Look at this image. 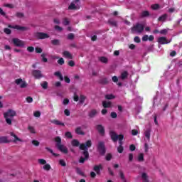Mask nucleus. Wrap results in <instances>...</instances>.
Instances as JSON below:
<instances>
[{"label": "nucleus", "instance_id": "a19ab883", "mask_svg": "<svg viewBox=\"0 0 182 182\" xmlns=\"http://www.w3.org/2000/svg\"><path fill=\"white\" fill-rule=\"evenodd\" d=\"M76 173H77V174H79L80 176L84 175V173L82 171V170L80 169V168H76Z\"/></svg>", "mask_w": 182, "mask_h": 182}, {"label": "nucleus", "instance_id": "f8f14e48", "mask_svg": "<svg viewBox=\"0 0 182 182\" xmlns=\"http://www.w3.org/2000/svg\"><path fill=\"white\" fill-rule=\"evenodd\" d=\"M15 82L16 85H20V87H21L22 89H23V87H26V82H25V81H23L21 78L16 79L15 80Z\"/></svg>", "mask_w": 182, "mask_h": 182}, {"label": "nucleus", "instance_id": "5fc2aeb1", "mask_svg": "<svg viewBox=\"0 0 182 182\" xmlns=\"http://www.w3.org/2000/svg\"><path fill=\"white\" fill-rule=\"evenodd\" d=\"M159 33H161V35H167V30L166 29L161 30L159 31Z\"/></svg>", "mask_w": 182, "mask_h": 182}, {"label": "nucleus", "instance_id": "0e129e2a", "mask_svg": "<svg viewBox=\"0 0 182 182\" xmlns=\"http://www.w3.org/2000/svg\"><path fill=\"white\" fill-rule=\"evenodd\" d=\"M68 65H69V66H71L72 68H73V66H75V61H73V60H70V61L68 62Z\"/></svg>", "mask_w": 182, "mask_h": 182}, {"label": "nucleus", "instance_id": "4c0bfd02", "mask_svg": "<svg viewBox=\"0 0 182 182\" xmlns=\"http://www.w3.org/2000/svg\"><path fill=\"white\" fill-rule=\"evenodd\" d=\"M28 130L30 133H33V134H35V133H36V132L35 131V128L32 126L28 127Z\"/></svg>", "mask_w": 182, "mask_h": 182}, {"label": "nucleus", "instance_id": "052dcab7", "mask_svg": "<svg viewBox=\"0 0 182 182\" xmlns=\"http://www.w3.org/2000/svg\"><path fill=\"white\" fill-rule=\"evenodd\" d=\"M74 101L79 102V95H76V93L74 94Z\"/></svg>", "mask_w": 182, "mask_h": 182}, {"label": "nucleus", "instance_id": "2f4dec72", "mask_svg": "<svg viewBox=\"0 0 182 182\" xmlns=\"http://www.w3.org/2000/svg\"><path fill=\"white\" fill-rule=\"evenodd\" d=\"M55 141H56V146L58 147L59 145H62V139H60V137L57 136L55 138Z\"/></svg>", "mask_w": 182, "mask_h": 182}, {"label": "nucleus", "instance_id": "58836bf2", "mask_svg": "<svg viewBox=\"0 0 182 182\" xmlns=\"http://www.w3.org/2000/svg\"><path fill=\"white\" fill-rule=\"evenodd\" d=\"M43 89H48V82L44 81L41 84Z\"/></svg>", "mask_w": 182, "mask_h": 182}, {"label": "nucleus", "instance_id": "6ab92c4d", "mask_svg": "<svg viewBox=\"0 0 182 182\" xmlns=\"http://www.w3.org/2000/svg\"><path fill=\"white\" fill-rule=\"evenodd\" d=\"M97 130L100 133V134H105V128L102 125L97 126Z\"/></svg>", "mask_w": 182, "mask_h": 182}, {"label": "nucleus", "instance_id": "20e7f679", "mask_svg": "<svg viewBox=\"0 0 182 182\" xmlns=\"http://www.w3.org/2000/svg\"><path fill=\"white\" fill-rule=\"evenodd\" d=\"M132 33H143L144 31V25L137 23L131 29Z\"/></svg>", "mask_w": 182, "mask_h": 182}, {"label": "nucleus", "instance_id": "423d86ee", "mask_svg": "<svg viewBox=\"0 0 182 182\" xmlns=\"http://www.w3.org/2000/svg\"><path fill=\"white\" fill-rule=\"evenodd\" d=\"M12 42L15 46L18 48H23V46H25V42H23L22 40H20L19 38H13Z\"/></svg>", "mask_w": 182, "mask_h": 182}, {"label": "nucleus", "instance_id": "72a5a7b5", "mask_svg": "<svg viewBox=\"0 0 182 182\" xmlns=\"http://www.w3.org/2000/svg\"><path fill=\"white\" fill-rule=\"evenodd\" d=\"M128 75H129V74L127 73V71L123 72V73L121 74V79H122V80L126 79V77H127Z\"/></svg>", "mask_w": 182, "mask_h": 182}, {"label": "nucleus", "instance_id": "aec40b11", "mask_svg": "<svg viewBox=\"0 0 182 182\" xmlns=\"http://www.w3.org/2000/svg\"><path fill=\"white\" fill-rule=\"evenodd\" d=\"M141 178L143 182H149V176H147V173H141Z\"/></svg>", "mask_w": 182, "mask_h": 182}, {"label": "nucleus", "instance_id": "4468645a", "mask_svg": "<svg viewBox=\"0 0 182 182\" xmlns=\"http://www.w3.org/2000/svg\"><path fill=\"white\" fill-rule=\"evenodd\" d=\"M57 147H58V150H60V151H62V153H64L65 154H67L68 148L66 146L61 144V145H58Z\"/></svg>", "mask_w": 182, "mask_h": 182}, {"label": "nucleus", "instance_id": "cd10ccee", "mask_svg": "<svg viewBox=\"0 0 182 182\" xmlns=\"http://www.w3.org/2000/svg\"><path fill=\"white\" fill-rule=\"evenodd\" d=\"M108 23H109V25H111L112 26H117V21H114L113 19H109L108 21Z\"/></svg>", "mask_w": 182, "mask_h": 182}, {"label": "nucleus", "instance_id": "f03ea898", "mask_svg": "<svg viewBox=\"0 0 182 182\" xmlns=\"http://www.w3.org/2000/svg\"><path fill=\"white\" fill-rule=\"evenodd\" d=\"M109 134L113 141H117V140H119V146L117 148V151L118 153H123V141L122 140L124 139V136H123V134L117 135L114 132H110Z\"/></svg>", "mask_w": 182, "mask_h": 182}, {"label": "nucleus", "instance_id": "bb28decb", "mask_svg": "<svg viewBox=\"0 0 182 182\" xmlns=\"http://www.w3.org/2000/svg\"><path fill=\"white\" fill-rule=\"evenodd\" d=\"M115 98H116V97L114 95H113L112 94H108V95H105V99H107V100H112Z\"/></svg>", "mask_w": 182, "mask_h": 182}, {"label": "nucleus", "instance_id": "49530a36", "mask_svg": "<svg viewBox=\"0 0 182 182\" xmlns=\"http://www.w3.org/2000/svg\"><path fill=\"white\" fill-rule=\"evenodd\" d=\"M70 22L68 18H65L63 21V25H65V26H67V25H69Z\"/></svg>", "mask_w": 182, "mask_h": 182}, {"label": "nucleus", "instance_id": "79ce46f5", "mask_svg": "<svg viewBox=\"0 0 182 182\" xmlns=\"http://www.w3.org/2000/svg\"><path fill=\"white\" fill-rule=\"evenodd\" d=\"M160 8V5L159 4H153L151 6V9H154V11H156Z\"/></svg>", "mask_w": 182, "mask_h": 182}, {"label": "nucleus", "instance_id": "6e6d98bb", "mask_svg": "<svg viewBox=\"0 0 182 182\" xmlns=\"http://www.w3.org/2000/svg\"><path fill=\"white\" fill-rule=\"evenodd\" d=\"M142 41L144 42H146V41H149V36L148 35H144L143 37H142Z\"/></svg>", "mask_w": 182, "mask_h": 182}, {"label": "nucleus", "instance_id": "a878e982", "mask_svg": "<svg viewBox=\"0 0 182 182\" xmlns=\"http://www.w3.org/2000/svg\"><path fill=\"white\" fill-rule=\"evenodd\" d=\"M100 62H102V63H107L109 62V60L106 57H100L99 58Z\"/></svg>", "mask_w": 182, "mask_h": 182}, {"label": "nucleus", "instance_id": "7ed1b4c3", "mask_svg": "<svg viewBox=\"0 0 182 182\" xmlns=\"http://www.w3.org/2000/svg\"><path fill=\"white\" fill-rule=\"evenodd\" d=\"M4 119H6V123L7 124H12V119L16 116V112L14 109H9L4 114Z\"/></svg>", "mask_w": 182, "mask_h": 182}, {"label": "nucleus", "instance_id": "393cba45", "mask_svg": "<svg viewBox=\"0 0 182 182\" xmlns=\"http://www.w3.org/2000/svg\"><path fill=\"white\" fill-rule=\"evenodd\" d=\"M0 143H9L7 136H0Z\"/></svg>", "mask_w": 182, "mask_h": 182}, {"label": "nucleus", "instance_id": "2eb2a0df", "mask_svg": "<svg viewBox=\"0 0 182 182\" xmlns=\"http://www.w3.org/2000/svg\"><path fill=\"white\" fill-rule=\"evenodd\" d=\"M63 56L66 59H73V55L69 51H64L63 53Z\"/></svg>", "mask_w": 182, "mask_h": 182}, {"label": "nucleus", "instance_id": "3c124183", "mask_svg": "<svg viewBox=\"0 0 182 182\" xmlns=\"http://www.w3.org/2000/svg\"><path fill=\"white\" fill-rule=\"evenodd\" d=\"M51 43L53 44V45H59V43H60V42H59V40H52L51 41Z\"/></svg>", "mask_w": 182, "mask_h": 182}, {"label": "nucleus", "instance_id": "774afa93", "mask_svg": "<svg viewBox=\"0 0 182 182\" xmlns=\"http://www.w3.org/2000/svg\"><path fill=\"white\" fill-rule=\"evenodd\" d=\"M111 117L112 119H116V117H117V114L116 112H112L111 113Z\"/></svg>", "mask_w": 182, "mask_h": 182}, {"label": "nucleus", "instance_id": "de8ad7c7", "mask_svg": "<svg viewBox=\"0 0 182 182\" xmlns=\"http://www.w3.org/2000/svg\"><path fill=\"white\" fill-rule=\"evenodd\" d=\"M59 164H60V166H62L63 167H65V166H66V162H65V161L63 160V159H60V160L59 161Z\"/></svg>", "mask_w": 182, "mask_h": 182}, {"label": "nucleus", "instance_id": "412c9836", "mask_svg": "<svg viewBox=\"0 0 182 182\" xmlns=\"http://www.w3.org/2000/svg\"><path fill=\"white\" fill-rule=\"evenodd\" d=\"M102 106L105 109L107 108V107H112V102H107V101H103L102 102Z\"/></svg>", "mask_w": 182, "mask_h": 182}, {"label": "nucleus", "instance_id": "8fccbe9b", "mask_svg": "<svg viewBox=\"0 0 182 182\" xmlns=\"http://www.w3.org/2000/svg\"><path fill=\"white\" fill-rule=\"evenodd\" d=\"M33 116H35V117H41V112L39 111H36L33 113Z\"/></svg>", "mask_w": 182, "mask_h": 182}, {"label": "nucleus", "instance_id": "dca6fc26", "mask_svg": "<svg viewBox=\"0 0 182 182\" xmlns=\"http://www.w3.org/2000/svg\"><path fill=\"white\" fill-rule=\"evenodd\" d=\"M14 29H17V31H22L25 32V31H28V27L21 26H13Z\"/></svg>", "mask_w": 182, "mask_h": 182}, {"label": "nucleus", "instance_id": "ddd939ff", "mask_svg": "<svg viewBox=\"0 0 182 182\" xmlns=\"http://www.w3.org/2000/svg\"><path fill=\"white\" fill-rule=\"evenodd\" d=\"M103 169V166H102V164L100 165H95L93 168L94 171H95V173L97 174H100V170Z\"/></svg>", "mask_w": 182, "mask_h": 182}, {"label": "nucleus", "instance_id": "6e6552de", "mask_svg": "<svg viewBox=\"0 0 182 182\" xmlns=\"http://www.w3.org/2000/svg\"><path fill=\"white\" fill-rule=\"evenodd\" d=\"M97 150L99 153L103 156L106 153V148H105V143L103 142H99L97 146Z\"/></svg>", "mask_w": 182, "mask_h": 182}, {"label": "nucleus", "instance_id": "ea45409f", "mask_svg": "<svg viewBox=\"0 0 182 182\" xmlns=\"http://www.w3.org/2000/svg\"><path fill=\"white\" fill-rule=\"evenodd\" d=\"M119 176L122 180H123L124 182H126V178L124 177V173H123V171H119Z\"/></svg>", "mask_w": 182, "mask_h": 182}, {"label": "nucleus", "instance_id": "b1692460", "mask_svg": "<svg viewBox=\"0 0 182 182\" xmlns=\"http://www.w3.org/2000/svg\"><path fill=\"white\" fill-rule=\"evenodd\" d=\"M167 14H164L162 16H161L159 18H158V21L159 22H164V21H166L167 19Z\"/></svg>", "mask_w": 182, "mask_h": 182}, {"label": "nucleus", "instance_id": "a18cd8bd", "mask_svg": "<svg viewBox=\"0 0 182 182\" xmlns=\"http://www.w3.org/2000/svg\"><path fill=\"white\" fill-rule=\"evenodd\" d=\"M65 136H67L68 139H72V137H73V136H72V133H70V132H67L65 133Z\"/></svg>", "mask_w": 182, "mask_h": 182}, {"label": "nucleus", "instance_id": "338daca9", "mask_svg": "<svg viewBox=\"0 0 182 182\" xmlns=\"http://www.w3.org/2000/svg\"><path fill=\"white\" fill-rule=\"evenodd\" d=\"M4 6H6V8H10L11 9L14 8V4H5Z\"/></svg>", "mask_w": 182, "mask_h": 182}, {"label": "nucleus", "instance_id": "69168bd1", "mask_svg": "<svg viewBox=\"0 0 182 182\" xmlns=\"http://www.w3.org/2000/svg\"><path fill=\"white\" fill-rule=\"evenodd\" d=\"M45 56H46V55H45L44 53H43V54L41 55V57H42V58H43V62L46 63V62H48V58H45Z\"/></svg>", "mask_w": 182, "mask_h": 182}, {"label": "nucleus", "instance_id": "1a4fd4ad", "mask_svg": "<svg viewBox=\"0 0 182 182\" xmlns=\"http://www.w3.org/2000/svg\"><path fill=\"white\" fill-rule=\"evenodd\" d=\"M157 42L159 45H167V43L171 42V40L168 41L166 37H159L157 39Z\"/></svg>", "mask_w": 182, "mask_h": 182}, {"label": "nucleus", "instance_id": "e2e57ef3", "mask_svg": "<svg viewBox=\"0 0 182 182\" xmlns=\"http://www.w3.org/2000/svg\"><path fill=\"white\" fill-rule=\"evenodd\" d=\"M16 16H17V18H23V14L22 13H16Z\"/></svg>", "mask_w": 182, "mask_h": 182}, {"label": "nucleus", "instance_id": "bf43d9fd", "mask_svg": "<svg viewBox=\"0 0 182 182\" xmlns=\"http://www.w3.org/2000/svg\"><path fill=\"white\" fill-rule=\"evenodd\" d=\"M27 50H28V52L32 53V52H33V50H35V48H33V47H32V46L28 47V48H27Z\"/></svg>", "mask_w": 182, "mask_h": 182}, {"label": "nucleus", "instance_id": "473e14b6", "mask_svg": "<svg viewBox=\"0 0 182 182\" xmlns=\"http://www.w3.org/2000/svg\"><path fill=\"white\" fill-rule=\"evenodd\" d=\"M46 149L48 150V151H50V152L51 153V154H53V156H54L55 157L59 156V154H55V153L53 152V150H52L50 148L46 147Z\"/></svg>", "mask_w": 182, "mask_h": 182}, {"label": "nucleus", "instance_id": "0eeeda50", "mask_svg": "<svg viewBox=\"0 0 182 182\" xmlns=\"http://www.w3.org/2000/svg\"><path fill=\"white\" fill-rule=\"evenodd\" d=\"M36 39H48L49 38V34L46 33L37 32L34 34Z\"/></svg>", "mask_w": 182, "mask_h": 182}, {"label": "nucleus", "instance_id": "603ef678", "mask_svg": "<svg viewBox=\"0 0 182 182\" xmlns=\"http://www.w3.org/2000/svg\"><path fill=\"white\" fill-rule=\"evenodd\" d=\"M4 33H6V35H11V29L8 28H4Z\"/></svg>", "mask_w": 182, "mask_h": 182}, {"label": "nucleus", "instance_id": "7c9ffc66", "mask_svg": "<svg viewBox=\"0 0 182 182\" xmlns=\"http://www.w3.org/2000/svg\"><path fill=\"white\" fill-rule=\"evenodd\" d=\"M97 114V112L96 111V109H92L90 111L89 116L90 117H95V116H96Z\"/></svg>", "mask_w": 182, "mask_h": 182}, {"label": "nucleus", "instance_id": "864d4df0", "mask_svg": "<svg viewBox=\"0 0 182 182\" xmlns=\"http://www.w3.org/2000/svg\"><path fill=\"white\" fill-rule=\"evenodd\" d=\"M38 163L40 164H46V160L43 159H38Z\"/></svg>", "mask_w": 182, "mask_h": 182}, {"label": "nucleus", "instance_id": "680f3d73", "mask_svg": "<svg viewBox=\"0 0 182 182\" xmlns=\"http://www.w3.org/2000/svg\"><path fill=\"white\" fill-rule=\"evenodd\" d=\"M32 144H33V146H39V142L36 140H33Z\"/></svg>", "mask_w": 182, "mask_h": 182}, {"label": "nucleus", "instance_id": "9b49d317", "mask_svg": "<svg viewBox=\"0 0 182 182\" xmlns=\"http://www.w3.org/2000/svg\"><path fill=\"white\" fill-rule=\"evenodd\" d=\"M83 129H85V127H77L75 129V133L76 134H79L80 136H85V133L83 132Z\"/></svg>", "mask_w": 182, "mask_h": 182}, {"label": "nucleus", "instance_id": "c756f323", "mask_svg": "<svg viewBox=\"0 0 182 182\" xmlns=\"http://www.w3.org/2000/svg\"><path fill=\"white\" fill-rule=\"evenodd\" d=\"M55 76L59 77L60 80H63V76H62V73L60 72L57 71L54 73Z\"/></svg>", "mask_w": 182, "mask_h": 182}, {"label": "nucleus", "instance_id": "5701e85b", "mask_svg": "<svg viewBox=\"0 0 182 182\" xmlns=\"http://www.w3.org/2000/svg\"><path fill=\"white\" fill-rule=\"evenodd\" d=\"M137 160H138V161H139L140 163L144 161V154H143V153L139 154L138 155Z\"/></svg>", "mask_w": 182, "mask_h": 182}, {"label": "nucleus", "instance_id": "09e8293b", "mask_svg": "<svg viewBox=\"0 0 182 182\" xmlns=\"http://www.w3.org/2000/svg\"><path fill=\"white\" fill-rule=\"evenodd\" d=\"M132 136H137L139 134V131L137 129H133L132 131Z\"/></svg>", "mask_w": 182, "mask_h": 182}, {"label": "nucleus", "instance_id": "c85d7f7f", "mask_svg": "<svg viewBox=\"0 0 182 182\" xmlns=\"http://www.w3.org/2000/svg\"><path fill=\"white\" fill-rule=\"evenodd\" d=\"M72 146L74 147H77L80 143L77 139H73L71 142Z\"/></svg>", "mask_w": 182, "mask_h": 182}, {"label": "nucleus", "instance_id": "39448f33", "mask_svg": "<svg viewBox=\"0 0 182 182\" xmlns=\"http://www.w3.org/2000/svg\"><path fill=\"white\" fill-rule=\"evenodd\" d=\"M80 1L74 0L69 6L68 9H80Z\"/></svg>", "mask_w": 182, "mask_h": 182}, {"label": "nucleus", "instance_id": "9d476101", "mask_svg": "<svg viewBox=\"0 0 182 182\" xmlns=\"http://www.w3.org/2000/svg\"><path fill=\"white\" fill-rule=\"evenodd\" d=\"M32 75L33 76H34L36 79H41V77H43V75H42V72H41V70H33Z\"/></svg>", "mask_w": 182, "mask_h": 182}, {"label": "nucleus", "instance_id": "c03bdc74", "mask_svg": "<svg viewBox=\"0 0 182 182\" xmlns=\"http://www.w3.org/2000/svg\"><path fill=\"white\" fill-rule=\"evenodd\" d=\"M26 100L27 103H32V102H33V99L32 98V97H27Z\"/></svg>", "mask_w": 182, "mask_h": 182}, {"label": "nucleus", "instance_id": "f704fd0d", "mask_svg": "<svg viewBox=\"0 0 182 182\" xmlns=\"http://www.w3.org/2000/svg\"><path fill=\"white\" fill-rule=\"evenodd\" d=\"M85 100H86V97L85 95L80 96V103L83 104L85 103Z\"/></svg>", "mask_w": 182, "mask_h": 182}, {"label": "nucleus", "instance_id": "4d7b16f0", "mask_svg": "<svg viewBox=\"0 0 182 182\" xmlns=\"http://www.w3.org/2000/svg\"><path fill=\"white\" fill-rule=\"evenodd\" d=\"M73 38H75V35H73V33L68 34V39H70V41H72V39H73Z\"/></svg>", "mask_w": 182, "mask_h": 182}, {"label": "nucleus", "instance_id": "e433bc0d", "mask_svg": "<svg viewBox=\"0 0 182 182\" xmlns=\"http://www.w3.org/2000/svg\"><path fill=\"white\" fill-rule=\"evenodd\" d=\"M50 168H51V167H50V165L49 164H46L43 166V169L46 170V171H49V170H50Z\"/></svg>", "mask_w": 182, "mask_h": 182}, {"label": "nucleus", "instance_id": "f257e3e1", "mask_svg": "<svg viewBox=\"0 0 182 182\" xmlns=\"http://www.w3.org/2000/svg\"><path fill=\"white\" fill-rule=\"evenodd\" d=\"M92 147V141L88 140L87 141L86 144H81L80 145V150H83L82 151V154L83 156H85V158H83L82 156H81L80 158V163H85V161L87 160V159H89V148Z\"/></svg>", "mask_w": 182, "mask_h": 182}, {"label": "nucleus", "instance_id": "4be33fe9", "mask_svg": "<svg viewBox=\"0 0 182 182\" xmlns=\"http://www.w3.org/2000/svg\"><path fill=\"white\" fill-rule=\"evenodd\" d=\"M53 124H55L56 126H65V124L61 122L59 120L54 119L51 122Z\"/></svg>", "mask_w": 182, "mask_h": 182}, {"label": "nucleus", "instance_id": "c9c22d12", "mask_svg": "<svg viewBox=\"0 0 182 182\" xmlns=\"http://www.w3.org/2000/svg\"><path fill=\"white\" fill-rule=\"evenodd\" d=\"M145 137H146L147 140H150V130H146L144 132Z\"/></svg>", "mask_w": 182, "mask_h": 182}, {"label": "nucleus", "instance_id": "f3484780", "mask_svg": "<svg viewBox=\"0 0 182 182\" xmlns=\"http://www.w3.org/2000/svg\"><path fill=\"white\" fill-rule=\"evenodd\" d=\"M150 16V11H144L140 14V18H148Z\"/></svg>", "mask_w": 182, "mask_h": 182}, {"label": "nucleus", "instance_id": "a211bd4d", "mask_svg": "<svg viewBox=\"0 0 182 182\" xmlns=\"http://www.w3.org/2000/svg\"><path fill=\"white\" fill-rule=\"evenodd\" d=\"M10 135L14 138L13 140L14 143H16V141H23L22 139H19L14 132H11Z\"/></svg>", "mask_w": 182, "mask_h": 182}, {"label": "nucleus", "instance_id": "13d9d810", "mask_svg": "<svg viewBox=\"0 0 182 182\" xmlns=\"http://www.w3.org/2000/svg\"><path fill=\"white\" fill-rule=\"evenodd\" d=\"M134 42H136V43H140L141 40L139 36H136L134 39Z\"/></svg>", "mask_w": 182, "mask_h": 182}, {"label": "nucleus", "instance_id": "37998d69", "mask_svg": "<svg viewBox=\"0 0 182 182\" xmlns=\"http://www.w3.org/2000/svg\"><path fill=\"white\" fill-rule=\"evenodd\" d=\"M58 65H64L65 64V60H63V58H60L58 60Z\"/></svg>", "mask_w": 182, "mask_h": 182}]
</instances>
